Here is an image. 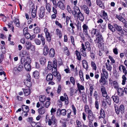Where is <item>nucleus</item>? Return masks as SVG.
Segmentation results:
<instances>
[{
    "mask_svg": "<svg viewBox=\"0 0 127 127\" xmlns=\"http://www.w3.org/2000/svg\"><path fill=\"white\" fill-rule=\"evenodd\" d=\"M53 62V67L54 69H52V73L55 76H56L57 75H59V73L57 71L56 67L57 66V60L55 59H54Z\"/></svg>",
    "mask_w": 127,
    "mask_h": 127,
    "instance_id": "f257e3e1",
    "label": "nucleus"
},
{
    "mask_svg": "<svg viewBox=\"0 0 127 127\" xmlns=\"http://www.w3.org/2000/svg\"><path fill=\"white\" fill-rule=\"evenodd\" d=\"M114 26L115 28V29H116L119 32L121 33V35H123L125 34L126 32L124 30H122L121 27L120 26H118L117 24H114Z\"/></svg>",
    "mask_w": 127,
    "mask_h": 127,
    "instance_id": "f03ea898",
    "label": "nucleus"
},
{
    "mask_svg": "<svg viewBox=\"0 0 127 127\" xmlns=\"http://www.w3.org/2000/svg\"><path fill=\"white\" fill-rule=\"evenodd\" d=\"M98 34L96 35V38L95 40H94L95 43H101L103 41L102 37L100 33H98Z\"/></svg>",
    "mask_w": 127,
    "mask_h": 127,
    "instance_id": "7ed1b4c3",
    "label": "nucleus"
},
{
    "mask_svg": "<svg viewBox=\"0 0 127 127\" xmlns=\"http://www.w3.org/2000/svg\"><path fill=\"white\" fill-rule=\"evenodd\" d=\"M28 78L25 79L24 83L28 87H30L31 86V77L29 74L27 75Z\"/></svg>",
    "mask_w": 127,
    "mask_h": 127,
    "instance_id": "20e7f679",
    "label": "nucleus"
},
{
    "mask_svg": "<svg viewBox=\"0 0 127 127\" xmlns=\"http://www.w3.org/2000/svg\"><path fill=\"white\" fill-rule=\"evenodd\" d=\"M76 16L73 15L75 19L79 18V19L82 21H83L84 19V17L81 11L78 12L76 13Z\"/></svg>",
    "mask_w": 127,
    "mask_h": 127,
    "instance_id": "39448f33",
    "label": "nucleus"
},
{
    "mask_svg": "<svg viewBox=\"0 0 127 127\" xmlns=\"http://www.w3.org/2000/svg\"><path fill=\"white\" fill-rule=\"evenodd\" d=\"M32 7L31 15L32 18H35L36 15L37 8L36 7V8H35V6L33 4L32 5Z\"/></svg>",
    "mask_w": 127,
    "mask_h": 127,
    "instance_id": "423d86ee",
    "label": "nucleus"
},
{
    "mask_svg": "<svg viewBox=\"0 0 127 127\" xmlns=\"http://www.w3.org/2000/svg\"><path fill=\"white\" fill-rule=\"evenodd\" d=\"M81 9H83L85 13L87 15L89 14L90 10L88 6L86 5H81L80 6Z\"/></svg>",
    "mask_w": 127,
    "mask_h": 127,
    "instance_id": "0eeeda50",
    "label": "nucleus"
},
{
    "mask_svg": "<svg viewBox=\"0 0 127 127\" xmlns=\"http://www.w3.org/2000/svg\"><path fill=\"white\" fill-rule=\"evenodd\" d=\"M56 120L55 117L54 116H52L51 119H49L48 124L51 126L52 124L54 125L56 123Z\"/></svg>",
    "mask_w": 127,
    "mask_h": 127,
    "instance_id": "6e6552de",
    "label": "nucleus"
},
{
    "mask_svg": "<svg viewBox=\"0 0 127 127\" xmlns=\"http://www.w3.org/2000/svg\"><path fill=\"white\" fill-rule=\"evenodd\" d=\"M45 9L43 6H41L40 9V12L39 14V17L41 18H43L45 14Z\"/></svg>",
    "mask_w": 127,
    "mask_h": 127,
    "instance_id": "1a4fd4ad",
    "label": "nucleus"
},
{
    "mask_svg": "<svg viewBox=\"0 0 127 127\" xmlns=\"http://www.w3.org/2000/svg\"><path fill=\"white\" fill-rule=\"evenodd\" d=\"M59 112V115H62L63 116H65L66 114V111L65 109H59L57 111V114Z\"/></svg>",
    "mask_w": 127,
    "mask_h": 127,
    "instance_id": "9d476101",
    "label": "nucleus"
},
{
    "mask_svg": "<svg viewBox=\"0 0 127 127\" xmlns=\"http://www.w3.org/2000/svg\"><path fill=\"white\" fill-rule=\"evenodd\" d=\"M65 2L58 1L57 4V6L62 10H64V3Z\"/></svg>",
    "mask_w": 127,
    "mask_h": 127,
    "instance_id": "9b49d317",
    "label": "nucleus"
},
{
    "mask_svg": "<svg viewBox=\"0 0 127 127\" xmlns=\"http://www.w3.org/2000/svg\"><path fill=\"white\" fill-rule=\"evenodd\" d=\"M118 95L120 96H123L124 94V91L123 88H119L117 89Z\"/></svg>",
    "mask_w": 127,
    "mask_h": 127,
    "instance_id": "f8f14e48",
    "label": "nucleus"
},
{
    "mask_svg": "<svg viewBox=\"0 0 127 127\" xmlns=\"http://www.w3.org/2000/svg\"><path fill=\"white\" fill-rule=\"evenodd\" d=\"M73 15L76 16V13L78 12L81 11L79 7L76 6H74L73 7Z\"/></svg>",
    "mask_w": 127,
    "mask_h": 127,
    "instance_id": "ddd939ff",
    "label": "nucleus"
},
{
    "mask_svg": "<svg viewBox=\"0 0 127 127\" xmlns=\"http://www.w3.org/2000/svg\"><path fill=\"white\" fill-rule=\"evenodd\" d=\"M62 101H65V103L66 104H68L69 103L68 98V97H64L63 96L60 97V99Z\"/></svg>",
    "mask_w": 127,
    "mask_h": 127,
    "instance_id": "4468645a",
    "label": "nucleus"
},
{
    "mask_svg": "<svg viewBox=\"0 0 127 127\" xmlns=\"http://www.w3.org/2000/svg\"><path fill=\"white\" fill-rule=\"evenodd\" d=\"M83 28V32L84 34H87L88 33V30L89 29L88 26L86 24H84L82 26Z\"/></svg>",
    "mask_w": 127,
    "mask_h": 127,
    "instance_id": "2eb2a0df",
    "label": "nucleus"
},
{
    "mask_svg": "<svg viewBox=\"0 0 127 127\" xmlns=\"http://www.w3.org/2000/svg\"><path fill=\"white\" fill-rule=\"evenodd\" d=\"M104 77H103L102 76H101V78L99 80L100 83L102 85H104L106 83L107 81L106 79Z\"/></svg>",
    "mask_w": 127,
    "mask_h": 127,
    "instance_id": "dca6fc26",
    "label": "nucleus"
},
{
    "mask_svg": "<svg viewBox=\"0 0 127 127\" xmlns=\"http://www.w3.org/2000/svg\"><path fill=\"white\" fill-rule=\"evenodd\" d=\"M49 49L47 45H44L43 48V53L44 55H46L48 53Z\"/></svg>",
    "mask_w": 127,
    "mask_h": 127,
    "instance_id": "f3484780",
    "label": "nucleus"
},
{
    "mask_svg": "<svg viewBox=\"0 0 127 127\" xmlns=\"http://www.w3.org/2000/svg\"><path fill=\"white\" fill-rule=\"evenodd\" d=\"M102 18L106 21L108 20V16L106 12L105 11L103 10L102 11Z\"/></svg>",
    "mask_w": 127,
    "mask_h": 127,
    "instance_id": "a211bd4d",
    "label": "nucleus"
},
{
    "mask_svg": "<svg viewBox=\"0 0 127 127\" xmlns=\"http://www.w3.org/2000/svg\"><path fill=\"white\" fill-rule=\"evenodd\" d=\"M96 3L97 5L102 8H104V5L103 2L101 0H96Z\"/></svg>",
    "mask_w": 127,
    "mask_h": 127,
    "instance_id": "6ab92c4d",
    "label": "nucleus"
},
{
    "mask_svg": "<svg viewBox=\"0 0 127 127\" xmlns=\"http://www.w3.org/2000/svg\"><path fill=\"white\" fill-rule=\"evenodd\" d=\"M31 63L25 62V63L24 66L26 69L27 71H29L31 69V65L30 64Z\"/></svg>",
    "mask_w": 127,
    "mask_h": 127,
    "instance_id": "aec40b11",
    "label": "nucleus"
},
{
    "mask_svg": "<svg viewBox=\"0 0 127 127\" xmlns=\"http://www.w3.org/2000/svg\"><path fill=\"white\" fill-rule=\"evenodd\" d=\"M77 87L78 88L79 92L81 93V90H84L85 88L84 86L80 85L79 83H77Z\"/></svg>",
    "mask_w": 127,
    "mask_h": 127,
    "instance_id": "412c9836",
    "label": "nucleus"
},
{
    "mask_svg": "<svg viewBox=\"0 0 127 127\" xmlns=\"http://www.w3.org/2000/svg\"><path fill=\"white\" fill-rule=\"evenodd\" d=\"M44 105L38 109V112L40 114H43L45 112V109L44 107Z\"/></svg>",
    "mask_w": 127,
    "mask_h": 127,
    "instance_id": "4be33fe9",
    "label": "nucleus"
},
{
    "mask_svg": "<svg viewBox=\"0 0 127 127\" xmlns=\"http://www.w3.org/2000/svg\"><path fill=\"white\" fill-rule=\"evenodd\" d=\"M102 73H101V76H102L103 77H105V78L107 77L108 75V73L107 72L105 69L103 68L102 69Z\"/></svg>",
    "mask_w": 127,
    "mask_h": 127,
    "instance_id": "5701e85b",
    "label": "nucleus"
},
{
    "mask_svg": "<svg viewBox=\"0 0 127 127\" xmlns=\"http://www.w3.org/2000/svg\"><path fill=\"white\" fill-rule=\"evenodd\" d=\"M46 3L45 7L46 9L49 13H50L51 10V6L49 3H47V2Z\"/></svg>",
    "mask_w": 127,
    "mask_h": 127,
    "instance_id": "b1692460",
    "label": "nucleus"
},
{
    "mask_svg": "<svg viewBox=\"0 0 127 127\" xmlns=\"http://www.w3.org/2000/svg\"><path fill=\"white\" fill-rule=\"evenodd\" d=\"M22 110L25 112L27 113L28 112L29 109L28 106L23 105L22 106Z\"/></svg>",
    "mask_w": 127,
    "mask_h": 127,
    "instance_id": "393cba45",
    "label": "nucleus"
},
{
    "mask_svg": "<svg viewBox=\"0 0 127 127\" xmlns=\"http://www.w3.org/2000/svg\"><path fill=\"white\" fill-rule=\"evenodd\" d=\"M82 64L83 67L86 69L88 68V63L86 60H83L82 61Z\"/></svg>",
    "mask_w": 127,
    "mask_h": 127,
    "instance_id": "a878e982",
    "label": "nucleus"
},
{
    "mask_svg": "<svg viewBox=\"0 0 127 127\" xmlns=\"http://www.w3.org/2000/svg\"><path fill=\"white\" fill-rule=\"evenodd\" d=\"M115 17L118 19L120 21L122 22L123 23L124 22V21L126 20L122 16L121 14L119 15L116 14Z\"/></svg>",
    "mask_w": 127,
    "mask_h": 127,
    "instance_id": "bb28decb",
    "label": "nucleus"
},
{
    "mask_svg": "<svg viewBox=\"0 0 127 127\" xmlns=\"http://www.w3.org/2000/svg\"><path fill=\"white\" fill-rule=\"evenodd\" d=\"M88 115L89 120L93 121L94 117L92 111L87 114Z\"/></svg>",
    "mask_w": 127,
    "mask_h": 127,
    "instance_id": "cd10ccee",
    "label": "nucleus"
},
{
    "mask_svg": "<svg viewBox=\"0 0 127 127\" xmlns=\"http://www.w3.org/2000/svg\"><path fill=\"white\" fill-rule=\"evenodd\" d=\"M53 79V75L51 73L48 74L46 76V79L47 81L52 80Z\"/></svg>",
    "mask_w": 127,
    "mask_h": 127,
    "instance_id": "c85d7f7f",
    "label": "nucleus"
},
{
    "mask_svg": "<svg viewBox=\"0 0 127 127\" xmlns=\"http://www.w3.org/2000/svg\"><path fill=\"white\" fill-rule=\"evenodd\" d=\"M46 100V98L45 96L42 95L39 96V100L41 102H43Z\"/></svg>",
    "mask_w": 127,
    "mask_h": 127,
    "instance_id": "c756f323",
    "label": "nucleus"
},
{
    "mask_svg": "<svg viewBox=\"0 0 127 127\" xmlns=\"http://www.w3.org/2000/svg\"><path fill=\"white\" fill-rule=\"evenodd\" d=\"M75 52L77 59L79 61H80L81 60V56L80 53L77 50H76Z\"/></svg>",
    "mask_w": 127,
    "mask_h": 127,
    "instance_id": "7c9ffc66",
    "label": "nucleus"
},
{
    "mask_svg": "<svg viewBox=\"0 0 127 127\" xmlns=\"http://www.w3.org/2000/svg\"><path fill=\"white\" fill-rule=\"evenodd\" d=\"M56 34L59 36L60 38H61L62 37V34L61 31L59 29H57L56 30Z\"/></svg>",
    "mask_w": 127,
    "mask_h": 127,
    "instance_id": "2f4dec72",
    "label": "nucleus"
},
{
    "mask_svg": "<svg viewBox=\"0 0 127 127\" xmlns=\"http://www.w3.org/2000/svg\"><path fill=\"white\" fill-rule=\"evenodd\" d=\"M114 102L116 103L119 102V99L118 96H113L111 97Z\"/></svg>",
    "mask_w": 127,
    "mask_h": 127,
    "instance_id": "473e14b6",
    "label": "nucleus"
},
{
    "mask_svg": "<svg viewBox=\"0 0 127 127\" xmlns=\"http://www.w3.org/2000/svg\"><path fill=\"white\" fill-rule=\"evenodd\" d=\"M23 67V64H21L17 68L16 67L14 68L13 69V71H15L17 69L18 71H21L22 70Z\"/></svg>",
    "mask_w": 127,
    "mask_h": 127,
    "instance_id": "72a5a7b5",
    "label": "nucleus"
},
{
    "mask_svg": "<svg viewBox=\"0 0 127 127\" xmlns=\"http://www.w3.org/2000/svg\"><path fill=\"white\" fill-rule=\"evenodd\" d=\"M114 107L116 113L118 115H119L120 113V111L118 106L116 104H114Z\"/></svg>",
    "mask_w": 127,
    "mask_h": 127,
    "instance_id": "f704fd0d",
    "label": "nucleus"
},
{
    "mask_svg": "<svg viewBox=\"0 0 127 127\" xmlns=\"http://www.w3.org/2000/svg\"><path fill=\"white\" fill-rule=\"evenodd\" d=\"M108 27L109 29L113 32H114L116 31L115 27L114 26L110 24H108Z\"/></svg>",
    "mask_w": 127,
    "mask_h": 127,
    "instance_id": "c9c22d12",
    "label": "nucleus"
},
{
    "mask_svg": "<svg viewBox=\"0 0 127 127\" xmlns=\"http://www.w3.org/2000/svg\"><path fill=\"white\" fill-rule=\"evenodd\" d=\"M100 116L102 118L104 119L105 118V112L104 110L102 108H101L100 110Z\"/></svg>",
    "mask_w": 127,
    "mask_h": 127,
    "instance_id": "e433bc0d",
    "label": "nucleus"
},
{
    "mask_svg": "<svg viewBox=\"0 0 127 127\" xmlns=\"http://www.w3.org/2000/svg\"><path fill=\"white\" fill-rule=\"evenodd\" d=\"M55 52L54 49L51 48L50 50L49 55L51 57H54L55 55Z\"/></svg>",
    "mask_w": 127,
    "mask_h": 127,
    "instance_id": "4c0bfd02",
    "label": "nucleus"
},
{
    "mask_svg": "<svg viewBox=\"0 0 127 127\" xmlns=\"http://www.w3.org/2000/svg\"><path fill=\"white\" fill-rule=\"evenodd\" d=\"M13 22L15 24L17 27H20V23L18 19L15 18V19L13 21Z\"/></svg>",
    "mask_w": 127,
    "mask_h": 127,
    "instance_id": "58836bf2",
    "label": "nucleus"
},
{
    "mask_svg": "<svg viewBox=\"0 0 127 127\" xmlns=\"http://www.w3.org/2000/svg\"><path fill=\"white\" fill-rule=\"evenodd\" d=\"M23 91L25 96H28L30 93V90L29 89H24Z\"/></svg>",
    "mask_w": 127,
    "mask_h": 127,
    "instance_id": "ea45409f",
    "label": "nucleus"
},
{
    "mask_svg": "<svg viewBox=\"0 0 127 127\" xmlns=\"http://www.w3.org/2000/svg\"><path fill=\"white\" fill-rule=\"evenodd\" d=\"M40 64L42 65H44L45 64L46 59L44 57H42L40 59Z\"/></svg>",
    "mask_w": 127,
    "mask_h": 127,
    "instance_id": "a19ab883",
    "label": "nucleus"
},
{
    "mask_svg": "<svg viewBox=\"0 0 127 127\" xmlns=\"http://www.w3.org/2000/svg\"><path fill=\"white\" fill-rule=\"evenodd\" d=\"M119 109L120 112L123 114L124 113L125 111V107L124 105L123 104H121L120 106Z\"/></svg>",
    "mask_w": 127,
    "mask_h": 127,
    "instance_id": "79ce46f5",
    "label": "nucleus"
},
{
    "mask_svg": "<svg viewBox=\"0 0 127 127\" xmlns=\"http://www.w3.org/2000/svg\"><path fill=\"white\" fill-rule=\"evenodd\" d=\"M25 46H26V49L27 50H29L31 48V44L30 42L29 41H26Z\"/></svg>",
    "mask_w": 127,
    "mask_h": 127,
    "instance_id": "37998d69",
    "label": "nucleus"
},
{
    "mask_svg": "<svg viewBox=\"0 0 127 127\" xmlns=\"http://www.w3.org/2000/svg\"><path fill=\"white\" fill-rule=\"evenodd\" d=\"M64 53L67 56H69V52L68 48L65 47H64Z\"/></svg>",
    "mask_w": 127,
    "mask_h": 127,
    "instance_id": "c03bdc74",
    "label": "nucleus"
},
{
    "mask_svg": "<svg viewBox=\"0 0 127 127\" xmlns=\"http://www.w3.org/2000/svg\"><path fill=\"white\" fill-rule=\"evenodd\" d=\"M47 40L48 42H50L51 40V36L50 33L45 34Z\"/></svg>",
    "mask_w": 127,
    "mask_h": 127,
    "instance_id": "a18cd8bd",
    "label": "nucleus"
},
{
    "mask_svg": "<svg viewBox=\"0 0 127 127\" xmlns=\"http://www.w3.org/2000/svg\"><path fill=\"white\" fill-rule=\"evenodd\" d=\"M126 75H123L122 77L123 79L122 84L123 85H125V84L127 80V78L126 76Z\"/></svg>",
    "mask_w": 127,
    "mask_h": 127,
    "instance_id": "49530a36",
    "label": "nucleus"
},
{
    "mask_svg": "<svg viewBox=\"0 0 127 127\" xmlns=\"http://www.w3.org/2000/svg\"><path fill=\"white\" fill-rule=\"evenodd\" d=\"M54 6L52 7V11L55 14H57V10L56 8H57V4H54Z\"/></svg>",
    "mask_w": 127,
    "mask_h": 127,
    "instance_id": "de8ad7c7",
    "label": "nucleus"
},
{
    "mask_svg": "<svg viewBox=\"0 0 127 127\" xmlns=\"http://www.w3.org/2000/svg\"><path fill=\"white\" fill-rule=\"evenodd\" d=\"M33 75L35 78L37 79L39 77V73L37 71H35L33 72Z\"/></svg>",
    "mask_w": 127,
    "mask_h": 127,
    "instance_id": "09e8293b",
    "label": "nucleus"
},
{
    "mask_svg": "<svg viewBox=\"0 0 127 127\" xmlns=\"http://www.w3.org/2000/svg\"><path fill=\"white\" fill-rule=\"evenodd\" d=\"M105 65L107 69L109 71H111L112 69V67L110 64L108 63H106Z\"/></svg>",
    "mask_w": 127,
    "mask_h": 127,
    "instance_id": "8fccbe9b",
    "label": "nucleus"
},
{
    "mask_svg": "<svg viewBox=\"0 0 127 127\" xmlns=\"http://www.w3.org/2000/svg\"><path fill=\"white\" fill-rule=\"evenodd\" d=\"M112 123L115 124V127H120L119 123L118 122H116V121L115 120H113Z\"/></svg>",
    "mask_w": 127,
    "mask_h": 127,
    "instance_id": "3c124183",
    "label": "nucleus"
},
{
    "mask_svg": "<svg viewBox=\"0 0 127 127\" xmlns=\"http://www.w3.org/2000/svg\"><path fill=\"white\" fill-rule=\"evenodd\" d=\"M113 84L115 88L117 89L119 88L118 84L116 81H113Z\"/></svg>",
    "mask_w": 127,
    "mask_h": 127,
    "instance_id": "603ef678",
    "label": "nucleus"
},
{
    "mask_svg": "<svg viewBox=\"0 0 127 127\" xmlns=\"http://www.w3.org/2000/svg\"><path fill=\"white\" fill-rule=\"evenodd\" d=\"M67 114V118H69L70 117V115L72 112V111L70 109H68L66 111Z\"/></svg>",
    "mask_w": 127,
    "mask_h": 127,
    "instance_id": "864d4df0",
    "label": "nucleus"
},
{
    "mask_svg": "<svg viewBox=\"0 0 127 127\" xmlns=\"http://www.w3.org/2000/svg\"><path fill=\"white\" fill-rule=\"evenodd\" d=\"M86 50H80V53L83 56L85 57L86 56Z\"/></svg>",
    "mask_w": 127,
    "mask_h": 127,
    "instance_id": "5fc2aeb1",
    "label": "nucleus"
},
{
    "mask_svg": "<svg viewBox=\"0 0 127 127\" xmlns=\"http://www.w3.org/2000/svg\"><path fill=\"white\" fill-rule=\"evenodd\" d=\"M92 33L93 34H96V35L98 34V33H100L99 31L96 29H93L92 31Z\"/></svg>",
    "mask_w": 127,
    "mask_h": 127,
    "instance_id": "6e6d98bb",
    "label": "nucleus"
},
{
    "mask_svg": "<svg viewBox=\"0 0 127 127\" xmlns=\"http://www.w3.org/2000/svg\"><path fill=\"white\" fill-rule=\"evenodd\" d=\"M51 63H50L49 62L47 66L48 69L49 70H51V69H53L54 68L53 67V66L52 64H51Z\"/></svg>",
    "mask_w": 127,
    "mask_h": 127,
    "instance_id": "4d7b16f0",
    "label": "nucleus"
},
{
    "mask_svg": "<svg viewBox=\"0 0 127 127\" xmlns=\"http://www.w3.org/2000/svg\"><path fill=\"white\" fill-rule=\"evenodd\" d=\"M80 77L82 81H84V79L83 77V73L82 70H80L79 72Z\"/></svg>",
    "mask_w": 127,
    "mask_h": 127,
    "instance_id": "13d9d810",
    "label": "nucleus"
},
{
    "mask_svg": "<svg viewBox=\"0 0 127 127\" xmlns=\"http://www.w3.org/2000/svg\"><path fill=\"white\" fill-rule=\"evenodd\" d=\"M91 65L93 68L95 70H96V67L95 63L94 62L92 61L91 63Z\"/></svg>",
    "mask_w": 127,
    "mask_h": 127,
    "instance_id": "bf43d9fd",
    "label": "nucleus"
},
{
    "mask_svg": "<svg viewBox=\"0 0 127 127\" xmlns=\"http://www.w3.org/2000/svg\"><path fill=\"white\" fill-rule=\"evenodd\" d=\"M40 30V29L38 27H36L34 30V33H38L39 32Z\"/></svg>",
    "mask_w": 127,
    "mask_h": 127,
    "instance_id": "052dcab7",
    "label": "nucleus"
},
{
    "mask_svg": "<svg viewBox=\"0 0 127 127\" xmlns=\"http://www.w3.org/2000/svg\"><path fill=\"white\" fill-rule=\"evenodd\" d=\"M107 97L105 98L106 101L109 105L111 104V102L110 98L109 97L107 96Z\"/></svg>",
    "mask_w": 127,
    "mask_h": 127,
    "instance_id": "680f3d73",
    "label": "nucleus"
},
{
    "mask_svg": "<svg viewBox=\"0 0 127 127\" xmlns=\"http://www.w3.org/2000/svg\"><path fill=\"white\" fill-rule=\"evenodd\" d=\"M82 99L83 101H85L86 100V95L85 94V93L84 92L82 93Z\"/></svg>",
    "mask_w": 127,
    "mask_h": 127,
    "instance_id": "e2e57ef3",
    "label": "nucleus"
},
{
    "mask_svg": "<svg viewBox=\"0 0 127 127\" xmlns=\"http://www.w3.org/2000/svg\"><path fill=\"white\" fill-rule=\"evenodd\" d=\"M70 81L71 83L73 85H75V80L74 77H71L70 79Z\"/></svg>",
    "mask_w": 127,
    "mask_h": 127,
    "instance_id": "0e129e2a",
    "label": "nucleus"
},
{
    "mask_svg": "<svg viewBox=\"0 0 127 127\" xmlns=\"http://www.w3.org/2000/svg\"><path fill=\"white\" fill-rule=\"evenodd\" d=\"M122 69H123V72L124 73L125 75H127V71L124 66H122Z\"/></svg>",
    "mask_w": 127,
    "mask_h": 127,
    "instance_id": "69168bd1",
    "label": "nucleus"
},
{
    "mask_svg": "<svg viewBox=\"0 0 127 127\" xmlns=\"http://www.w3.org/2000/svg\"><path fill=\"white\" fill-rule=\"evenodd\" d=\"M24 33V34L26 35V34H28V28L27 27H26L23 30Z\"/></svg>",
    "mask_w": 127,
    "mask_h": 127,
    "instance_id": "338daca9",
    "label": "nucleus"
},
{
    "mask_svg": "<svg viewBox=\"0 0 127 127\" xmlns=\"http://www.w3.org/2000/svg\"><path fill=\"white\" fill-rule=\"evenodd\" d=\"M76 124L77 126L82 127V123L81 122L78 120H76Z\"/></svg>",
    "mask_w": 127,
    "mask_h": 127,
    "instance_id": "774afa93",
    "label": "nucleus"
}]
</instances>
